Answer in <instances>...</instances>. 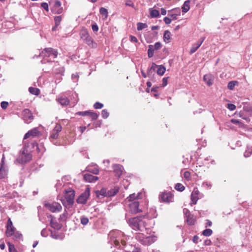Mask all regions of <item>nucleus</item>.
Segmentation results:
<instances>
[{"label": "nucleus", "mask_w": 252, "mask_h": 252, "mask_svg": "<svg viewBox=\"0 0 252 252\" xmlns=\"http://www.w3.org/2000/svg\"><path fill=\"white\" fill-rule=\"evenodd\" d=\"M127 238H128L127 236H125L122 231L117 230H113L108 234V243L111 245V248H112V245H115L118 249H120L122 245L125 246L124 252H141L140 249L135 246L132 245H126V240H127Z\"/></svg>", "instance_id": "1"}, {"label": "nucleus", "mask_w": 252, "mask_h": 252, "mask_svg": "<svg viewBox=\"0 0 252 252\" xmlns=\"http://www.w3.org/2000/svg\"><path fill=\"white\" fill-rule=\"evenodd\" d=\"M125 219L130 227L136 231H146L148 234L150 230L148 228V220L143 216L128 218L127 214L125 215Z\"/></svg>", "instance_id": "2"}, {"label": "nucleus", "mask_w": 252, "mask_h": 252, "mask_svg": "<svg viewBox=\"0 0 252 252\" xmlns=\"http://www.w3.org/2000/svg\"><path fill=\"white\" fill-rule=\"evenodd\" d=\"M142 193L139 192L137 194L133 193L127 197V199L129 201L128 204L129 207V211L132 214H136L142 212V210L139 208V203L137 200V199L141 198Z\"/></svg>", "instance_id": "3"}, {"label": "nucleus", "mask_w": 252, "mask_h": 252, "mask_svg": "<svg viewBox=\"0 0 252 252\" xmlns=\"http://www.w3.org/2000/svg\"><path fill=\"white\" fill-rule=\"evenodd\" d=\"M58 55V52L56 49L52 48H45L40 54V56L43 57V60L41 62L43 64H46L48 63H53Z\"/></svg>", "instance_id": "4"}, {"label": "nucleus", "mask_w": 252, "mask_h": 252, "mask_svg": "<svg viewBox=\"0 0 252 252\" xmlns=\"http://www.w3.org/2000/svg\"><path fill=\"white\" fill-rule=\"evenodd\" d=\"M28 147L29 144L25 143L24 147L20 152L19 156L17 158V161L20 164H24V163L30 161L32 158V155L30 151L28 150Z\"/></svg>", "instance_id": "5"}, {"label": "nucleus", "mask_w": 252, "mask_h": 252, "mask_svg": "<svg viewBox=\"0 0 252 252\" xmlns=\"http://www.w3.org/2000/svg\"><path fill=\"white\" fill-rule=\"evenodd\" d=\"M135 238L144 245H151L157 240V238L154 235H145L143 233L140 232L136 233Z\"/></svg>", "instance_id": "6"}, {"label": "nucleus", "mask_w": 252, "mask_h": 252, "mask_svg": "<svg viewBox=\"0 0 252 252\" xmlns=\"http://www.w3.org/2000/svg\"><path fill=\"white\" fill-rule=\"evenodd\" d=\"M75 192L73 189H68L65 190L64 195V200H62V203L66 208L72 206L74 203Z\"/></svg>", "instance_id": "7"}, {"label": "nucleus", "mask_w": 252, "mask_h": 252, "mask_svg": "<svg viewBox=\"0 0 252 252\" xmlns=\"http://www.w3.org/2000/svg\"><path fill=\"white\" fill-rule=\"evenodd\" d=\"M45 206L52 213H58L62 211V205L56 202H48L45 203Z\"/></svg>", "instance_id": "8"}, {"label": "nucleus", "mask_w": 252, "mask_h": 252, "mask_svg": "<svg viewBox=\"0 0 252 252\" xmlns=\"http://www.w3.org/2000/svg\"><path fill=\"white\" fill-rule=\"evenodd\" d=\"M90 196V189L87 188L85 189L76 199V202L78 204H85L86 203L89 196Z\"/></svg>", "instance_id": "9"}, {"label": "nucleus", "mask_w": 252, "mask_h": 252, "mask_svg": "<svg viewBox=\"0 0 252 252\" xmlns=\"http://www.w3.org/2000/svg\"><path fill=\"white\" fill-rule=\"evenodd\" d=\"M81 38L86 43V44L92 47H94V41L92 37L90 35L89 32L85 30H82L80 32Z\"/></svg>", "instance_id": "10"}, {"label": "nucleus", "mask_w": 252, "mask_h": 252, "mask_svg": "<svg viewBox=\"0 0 252 252\" xmlns=\"http://www.w3.org/2000/svg\"><path fill=\"white\" fill-rule=\"evenodd\" d=\"M55 65L54 66V73L55 74L57 77H59V81L60 82L61 77L64 75V68L63 66H58L57 63H54Z\"/></svg>", "instance_id": "11"}, {"label": "nucleus", "mask_w": 252, "mask_h": 252, "mask_svg": "<svg viewBox=\"0 0 252 252\" xmlns=\"http://www.w3.org/2000/svg\"><path fill=\"white\" fill-rule=\"evenodd\" d=\"M203 196V194L200 193L197 188H194L191 194V200L192 203L195 204L198 199L202 198Z\"/></svg>", "instance_id": "12"}, {"label": "nucleus", "mask_w": 252, "mask_h": 252, "mask_svg": "<svg viewBox=\"0 0 252 252\" xmlns=\"http://www.w3.org/2000/svg\"><path fill=\"white\" fill-rule=\"evenodd\" d=\"M15 231V228L13 225L12 221L10 218H8L6 225V235L7 237H11Z\"/></svg>", "instance_id": "13"}, {"label": "nucleus", "mask_w": 252, "mask_h": 252, "mask_svg": "<svg viewBox=\"0 0 252 252\" xmlns=\"http://www.w3.org/2000/svg\"><path fill=\"white\" fill-rule=\"evenodd\" d=\"M62 130V127L60 124H56L54 129L51 132L50 139L51 140L56 139L59 136V133Z\"/></svg>", "instance_id": "14"}, {"label": "nucleus", "mask_w": 252, "mask_h": 252, "mask_svg": "<svg viewBox=\"0 0 252 252\" xmlns=\"http://www.w3.org/2000/svg\"><path fill=\"white\" fill-rule=\"evenodd\" d=\"M174 196L170 192H163L160 195V198L163 202L166 203L172 202L173 201Z\"/></svg>", "instance_id": "15"}, {"label": "nucleus", "mask_w": 252, "mask_h": 252, "mask_svg": "<svg viewBox=\"0 0 252 252\" xmlns=\"http://www.w3.org/2000/svg\"><path fill=\"white\" fill-rule=\"evenodd\" d=\"M22 119L25 123H30L33 119L32 112L29 109H25L22 112Z\"/></svg>", "instance_id": "16"}, {"label": "nucleus", "mask_w": 252, "mask_h": 252, "mask_svg": "<svg viewBox=\"0 0 252 252\" xmlns=\"http://www.w3.org/2000/svg\"><path fill=\"white\" fill-rule=\"evenodd\" d=\"M181 14V10L180 8H174L170 10H168V17L171 18L172 20L177 19L178 16Z\"/></svg>", "instance_id": "17"}, {"label": "nucleus", "mask_w": 252, "mask_h": 252, "mask_svg": "<svg viewBox=\"0 0 252 252\" xmlns=\"http://www.w3.org/2000/svg\"><path fill=\"white\" fill-rule=\"evenodd\" d=\"M56 101L63 106H67L70 102V100L64 94L59 95L56 98Z\"/></svg>", "instance_id": "18"}, {"label": "nucleus", "mask_w": 252, "mask_h": 252, "mask_svg": "<svg viewBox=\"0 0 252 252\" xmlns=\"http://www.w3.org/2000/svg\"><path fill=\"white\" fill-rule=\"evenodd\" d=\"M40 132L38 130L37 128H34L30 131H29L27 133L25 134L24 139H27L30 137L33 138L37 136L39 134Z\"/></svg>", "instance_id": "19"}, {"label": "nucleus", "mask_w": 252, "mask_h": 252, "mask_svg": "<svg viewBox=\"0 0 252 252\" xmlns=\"http://www.w3.org/2000/svg\"><path fill=\"white\" fill-rule=\"evenodd\" d=\"M205 37H203L201 38L199 40H198L195 43H194L192 45V47L190 49V53L191 54H193L202 45L203 42L204 41Z\"/></svg>", "instance_id": "20"}, {"label": "nucleus", "mask_w": 252, "mask_h": 252, "mask_svg": "<svg viewBox=\"0 0 252 252\" xmlns=\"http://www.w3.org/2000/svg\"><path fill=\"white\" fill-rule=\"evenodd\" d=\"M158 67V66L157 64L155 63H153L151 67L148 70V77H149L151 80H153L155 76L156 69Z\"/></svg>", "instance_id": "21"}, {"label": "nucleus", "mask_w": 252, "mask_h": 252, "mask_svg": "<svg viewBox=\"0 0 252 252\" xmlns=\"http://www.w3.org/2000/svg\"><path fill=\"white\" fill-rule=\"evenodd\" d=\"M50 217L51 218L50 220V225L51 227L56 230H60L62 228V225L58 222L56 219L51 215L50 216Z\"/></svg>", "instance_id": "22"}, {"label": "nucleus", "mask_w": 252, "mask_h": 252, "mask_svg": "<svg viewBox=\"0 0 252 252\" xmlns=\"http://www.w3.org/2000/svg\"><path fill=\"white\" fill-rule=\"evenodd\" d=\"M204 81L208 85L211 86L214 82V77L211 74L204 75Z\"/></svg>", "instance_id": "23"}, {"label": "nucleus", "mask_w": 252, "mask_h": 252, "mask_svg": "<svg viewBox=\"0 0 252 252\" xmlns=\"http://www.w3.org/2000/svg\"><path fill=\"white\" fill-rule=\"evenodd\" d=\"M84 179L86 182H89V183H93V182H95V181L98 180V177L97 176L92 175L89 174H87L84 175Z\"/></svg>", "instance_id": "24"}, {"label": "nucleus", "mask_w": 252, "mask_h": 252, "mask_svg": "<svg viewBox=\"0 0 252 252\" xmlns=\"http://www.w3.org/2000/svg\"><path fill=\"white\" fill-rule=\"evenodd\" d=\"M95 194L98 198H103L108 196L107 189L105 188H102L100 190L96 191Z\"/></svg>", "instance_id": "25"}, {"label": "nucleus", "mask_w": 252, "mask_h": 252, "mask_svg": "<svg viewBox=\"0 0 252 252\" xmlns=\"http://www.w3.org/2000/svg\"><path fill=\"white\" fill-rule=\"evenodd\" d=\"M113 168L116 176L120 177L123 173V167L120 165L116 164L113 166Z\"/></svg>", "instance_id": "26"}, {"label": "nucleus", "mask_w": 252, "mask_h": 252, "mask_svg": "<svg viewBox=\"0 0 252 252\" xmlns=\"http://www.w3.org/2000/svg\"><path fill=\"white\" fill-rule=\"evenodd\" d=\"M55 25L52 28V31H55L56 30L57 28L60 24L62 20V16H55Z\"/></svg>", "instance_id": "27"}, {"label": "nucleus", "mask_w": 252, "mask_h": 252, "mask_svg": "<svg viewBox=\"0 0 252 252\" xmlns=\"http://www.w3.org/2000/svg\"><path fill=\"white\" fill-rule=\"evenodd\" d=\"M119 191V188L117 187H114L107 191V197L114 196Z\"/></svg>", "instance_id": "28"}, {"label": "nucleus", "mask_w": 252, "mask_h": 252, "mask_svg": "<svg viewBox=\"0 0 252 252\" xmlns=\"http://www.w3.org/2000/svg\"><path fill=\"white\" fill-rule=\"evenodd\" d=\"M190 0H187L184 3L182 6V11L184 13H187L190 9Z\"/></svg>", "instance_id": "29"}, {"label": "nucleus", "mask_w": 252, "mask_h": 252, "mask_svg": "<svg viewBox=\"0 0 252 252\" xmlns=\"http://www.w3.org/2000/svg\"><path fill=\"white\" fill-rule=\"evenodd\" d=\"M7 175V170L5 166H0V179H3Z\"/></svg>", "instance_id": "30"}, {"label": "nucleus", "mask_w": 252, "mask_h": 252, "mask_svg": "<svg viewBox=\"0 0 252 252\" xmlns=\"http://www.w3.org/2000/svg\"><path fill=\"white\" fill-rule=\"evenodd\" d=\"M29 91L30 92V94L36 95H38V94H39L40 93L39 89H38V88H34L33 87H29Z\"/></svg>", "instance_id": "31"}, {"label": "nucleus", "mask_w": 252, "mask_h": 252, "mask_svg": "<svg viewBox=\"0 0 252 252\" xmlns=\"http://www.w3.org/2000/svg\"><path fill=\"white\" fill-rule=\"evenodd\" d=\"M171 33L168 30H166L164 32L163 39L164 41L169 43L170 39Z\"/></svg>", "instance_id": "32"}, {"label": "nucleus", "mask_w": 252, "mask_h": 252, "mask_svg": "<svg viewBox=\"0 0 252 252\" xmlns=\"http://www.w3.org/2000/svg\"><path fill=\"white\" fill-rule=\"evenodd\" d=\"M51 236L52 237V238L56 240L59 239L61 240H63L64 238L63 235L59 234L56 233V232H54L51 231Z\"/></svg>", "instance_id": "33"}, {"label": "nucleus", "mask_w": 252, "mask_h": 252, "mask_svg": "<svg viewBox=\"0 0 252 252\" xmlns=\"http://www.w3.org/2000/svg\"><path fill=\"white\" fill-rule=\"evenodd\" d=\"M150 16L151 18H157L159 15V12L156 9H150Z\"/></svg>", "instance_id": "34"}, {"label": "nucleus", "mask_w": 252, "mask_h": 252, "mask_svg": "<svg viewBox=\"0 0 252 252\" xmlns=\"http://www.w3.org/2000/svg\"><path fill=\"white\" fill-rule=\"evenodd\" d=\"M155 49L154 48L153 45H150L148 46V56L149 58H151L154 55Z\"/></svg>", "instance_id": "35"}, {"label": "nucleus", "mask_w": 252, "mask_h": 252, "mask_svg": "<svg viewBox=\"0 0 252 252\" xmlns=\"http://www.w3.org/2000/svg\"><path fill=\"white\" fill-rule=\"evenodd\" d=\"M239 83L236 81H230L228 83L227 87L229 89V90H233L235 86L237 85Z\"/></svg>", "instance_id": "36"}, {"label": "nucleus", "mask_w": 252, "mask_h": 252, "mask_svg": "<svg viewBox=\"0 0 252 252\" xmlns=\"http://www.w3.org/2000/svg\"><path fill=\"white\" fill-rule=\"evenodd\" d=\"M165 70L166 68L164 66L162 65L158 66L157 69V73L159 75H163L164 74Z\"/></svg>", "instance_id": "37"}, {"label": "nucleus", "mask_w": 252, "mask_h": 252, "mask_svg": "<svg viewBox=\"0 0 252 252\" xmlns=\"http://www.w3.org/2000/svg\"><path fill=\"white\" fill-rule=\"evenodd\" d=\"M137 29L138 31L142 30L147 27V25L146 23L139 22L137 24Z\"/></svg>", "instance_id": "38"}, {"label": "nucleus", "mask_w": 252, "mask_h": 252, "mask_svg": "<svg viewBox=\"0 0 252 252\" xmlns=\"http://www.w3.org/2000/svg\"><path fill=\"white\" fill-rule=\"evenodd\" d=\"M80 220L81 224L83 225L87 224L89 222L88 218L84 216L81 217Z\"/></svg>", "instance_id": "39"}, {"label": "nucleus", "mask_w": 252, "mask_h": 252, "mask_svg": "<svg viewBox=\"0 0 252 252\" xmlns=\"http://www.w3.org/2000/svg\"><path fill=\"white\" fill-rule=\"evenodd\" d=\"M252 154V147L247 146V150L245 152L244 155L245 157H249Z\"/></svg>", "instance_id": "40"}, {"label": "nucleus", "mask_w": 252, "mask_h": 252, "mask_svg": "<svg viewBox=\"0 0 252 252\" xmlns=\"http://www.w3.org/2000/svg\"><path fill=\"white\" fill-rule=\"evenodd\" d=\"M89 116L91 118L93 121L97 119L98 115L95 112L89 111Z\"/></svg>", "instance_id": "41"}, {"label": "nucleus", "mask_w": 252, "mask_h": 252, "mask_svg": "<svg viewBox=\"0 0 252 252\" xmlns=\"http://www.w3.org/2000/svg\"><path fill=\"white\" fill-rule=\"evenodd\" d=\"M212 234V230L211 229H205L202 232V235L205 236V237H209Z\"/></svg>", "instance_id": "42"}, {"label": "nucleus", "mask_w": 252, "mask_h": 252, "mask_svg": "<svg viewBox=\"0 0 252 252\" xmlns=\"http://www.w3.org/2000/svg\"><path fill=\"white\" fill-rule=\"evenodd\" d=\"M175 188L179 191H183L185 189V187L181 184L178 183L176 185Z\"/></svg>", "instance_id": "43"}, {"label": "nucleus", "mask_w": 252, "mask_h": 252, "mask_svg": "<svg viewBox=\"0 0 252 252\" xmlns=\"http://www.w3.org/2000/svg\"><path fill=\"white\" fill-rule=\"evenodd\" d=\"M99 12L102 15H104L106 18L108 16V10L107 9L101 7L99 9Z\"/></svg>", "instance_id": "44"}, {"label": "nucleus", "mask_w": 252, "mask_h": 252, "mask_svg": "<svg viewBox=\"0 0 252 252\" xmlns=\"http://www.w3.org/2000/svg\"><path fill=\"white\" fill-rule=\"evenodd\" d=\"M187 221L190 225H192L194 223V220L192 219L190 215L187 216Z\"/></svg>", "instance_id": "45"}, {"label": "nucleus", "mask_w": 252, "mask_h": 252, "mask_svg": "<svg viewBox=\"0 0 252 252\" xmlns=\"http://www.w3.org/2000/svg\"><path fill=\"white\" fill-rule=\"evenodd\" d=\"M67 215H68V214H67V212L65 210H64L63 214H62V215H60V217L59 218L60 220H61L62 221L65 220L66 219Z\"/></svg>", "instance_id": "46"}, {"label": "nucleus", "mask_w": 252, "mask_h": 252, "mask_svg": "<svg viewBox=\"0 0 252 252\" xmlns=\"http://www.w3.org/2000/svg\"><path fill=\"white\" fill-rule=\"evenodd\" d=\"M12 235H13L14 238L16 240H20L22 238V234L19 232L15 231L14 233H13Z\"/></svg>", "instance_id": "47"}, {"label": "nucleus", "mask_w": 252, "mask_h": 252, "mask_svg": "<svg viewBox=\"0 0 252 252\" xmlns=\"http://www.w3.org/2000/svg\"><path fill=\"white\" fill-rule=\"evenodd\" d=\"M88 170L95 175H98L99 174V169L97 168H94V169H91L88 168Z\"/></svg>", "instance_id": "48"}, {"label": "nucleus", "mask_w": 252, "mask_h": 252, "mask_svg": "<svg viewBox=\"0 0 252 252\" xmlns=\"http://www.w3.org/2000/svg\"><path fill=\"white\" fill-rule=\"evenodd\" d=\"M103 106V104L98 102H95L94 105V107L95 109H101V108H102Z\"/></svg>", "instance_id": "49"}, {"label": "nucleus", "mask_w": 252, "mask_h": 252, "mask_svg": "<svg viewBox=\"0 0 252 252\" xmlns=\"http://www.w3.org/2000/svg\"><path fill=\"white\" fill-rule=\"evenodd\" d=\"M79 76L77 73L73 74L71 76V78L73 82H77L78 81Z\"/></svg>", "instance_id": "50"}, {"label": "nucleus", "mask_w": 252, "mask_h": 252, "mask_svg": "<svg viewBox=\"0 0 252 252\" xmlns=\"http://www.w3.org/2000/svg\"><path fill=\"white\" fill-rule=\"evenodd\" d=\"M101 115L104 119H107L108 117L109 113L106 110H103L101 111Z\"/></svg>", "instance_id": "51"}, {"label": "nucleus", "mask_w": 252, "mask_h": 252, "mask_svg": "<svg viewBox=\"0 0 252 252\" xmlns=\"http://www.w3.org/2000/svg\"><path fill=\"white\" fill-rule=\"evenodd\" d=\"M155 50H158L161 48V44L160 42H157L155 43L154 45L153 46Z\"/></svg>", "instance_id": "52"}, {"label": "nucleus", "mask_w": 252, "mask_h": 252, "mask_svg": "<svg viewBox=\"0 0 252 252\" xmlns=\"http://www.w3.org/2000/svg\"><path fill=\"white\" fill-rule=\"evenodd\" d=\"M227 108L230 111H233L236 109V106L231 103H229L227 104Z\"/></svg>", "instance_id": "53"}, {"label": "nucleus", "mask_w": 252, "mask_h": 252, "mask_svg": "<svg viewBox=\"0 0 252 252\" xmlns=\"http://www.w3.org/2000/svg\"><path fill=\"white\" fill-rule=\"evenodd\" d=\"M184 176L185 179L187 180H189L190 178V173L188 171H186L185 172L184 174Z\"/></svg>", "instance_id": "54"}, {"label": "nucleus", "mask_w": 252, "mask_h": 252, "mask_svg": "<svg viewBox=\"0 0 252 252\" xmlns=\"http://www.w3.org/2000/svg\"><path fill=\"white\" fill-rule=\"evenodd\" d=\"M9 252H17V250L15 249L13 245L9 243Z\"/></svg>", "instance_id": "55"}, {"label": "nucleus", "mask_w": 252, "mask_h": 252, "mask_svg": "<svg viewBox=\"0 0 252 252\" xmlns=\"http://www.w3.org/2000/svg\"><path fill=\"white\" fill-rule=\"evenodd\" d=\"M8 102H6V101H2L1 104H0V105H1V107H2V108L3 109H5L7 108V107H8Z\"/></svg>", "instance_id": "56"}, {"label": "nucleus", "mask_w": 252, "mask_h": 252, "mask_svg": "<svg viewBox=\"0 0 252 252\" xmlns=\"http://www.w3.org/2000/svg\"><path fill=\"white\" fill-rule=\"evenodd\" d=\"M202 185L204 187L207 188L208 189H211L212 187V184L209 182H207V181L204 182Z\"/></svg>", "instance_id": "57"}, {"label": "nucleus", "mask_w": 252, "mask_h": 252, "mask_svg": "<svg viewBox=\"0 0 252 252\" xmlns=\"http://www.w3.org/2000/svg\"><path fill=\"white\" fill-rule=\"evenodd\" d=\"M48 234V232L47 229H43L41 232V235L42 237H47Z\"/></svg>", "instance_id": "58"}, {"label": "nucleus", "mask_w": 252, "mask_h": 252, "mask_svg": "<svg viewBox=\"0 0 252 252\" xmlns=\"http://www.w3.org/2000/svg\"><path fill=\"white\" fill-rule=\"evenodd\" d=\"M89 111H86L83 112H78L76 113V114L78 115L81 116H86L89 115Z\"/></svg>", "instance_id": "59"}, {"label": "nucleus", "mask_w": 252, "mask_h": 252, "mask_svg": "<svg viewBox=\"0 0 252 252\" xmlns=\"http://www.w3.org/2000/svg\"><path fill=\"white\" fill-rule=\"evenodd\" d=\"M41 6L43 9H44L46 11H48L49 10L48 9V5L46 2H42L41 4Z\"/></svg>", "instance_id": "60"}, {"label": "nucleus", "mask_w": 252, "mask_h": 252, "mask_svg": "<svg viewBox=\"0 0 252 252\" xmlns=\"http://www.w3.org/2000/svg\"><path fill=\"white\" fill-rule=\"evenodd\" d=\"M172 19L170 17H164V19H163V21L166 24H170L171 22V21H172Z\"/></svg>", "instance_id": "61"}, {"label": "nucleus", "mask_w": 252, "mask_h": 252, "mask_svg": "<svg viewBox=\"0 0 252 252\" xmlns=\"http://www.w3.org/2000/svg\"><path fill=\"white\" fill-rule=\"evenodd\" d=\"M168 82V78L167 77H164L162 79V86L165 87L167 85Z\"/></svg>", "instance_id": "62"}, {"label": "nucleus", "mask_w": 252, "mask_h": 252, "mask_svg": "<svg viewBox=\"0 0 252 252\" xmlns=\"http://www.w3.org/2000/svg\"><path fill=\"white\" fill-rule=\"evenodd\" d=\"M92 29L94 32H97L99 30V28L97 24H93L92 26Z\"/></svg>", "instance_id": "63"}, {"label": "nucleus", "mask_w": 252, "mask_h": 252, "mask_svg": "<svg viewBox=\"0 0 252 252\" xmlns=\"http://www.w3.org/2000/svg\"><path fill=\"white\" fill-rule=\"evenodd\" d=\"M130 41L132 42H137L138 41V40L136 37L134 36L131 35L130 36Z\"/></svg>", "instance_id": "64"}]
</instances>
